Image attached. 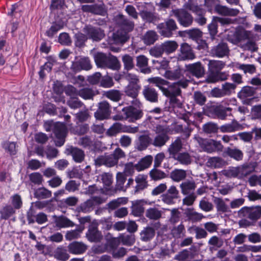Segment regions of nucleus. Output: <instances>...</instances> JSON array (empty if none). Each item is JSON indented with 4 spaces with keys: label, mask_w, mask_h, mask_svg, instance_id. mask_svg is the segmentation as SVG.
<instances>
[{
    "label": "nucleus",
    "mask_w": 261,
    "mask_h": 261,
    "mask_svg": "<svg viewBox=\"0 0 261 261\" xmlns=\"http://www.w3.org/2000/svg\"><path fill=\"white\" fill-rule=\"evenodd\" d=\"M225 65V63L221 61H210L208 64V74L206 79L207 82L214 83L219 81L227 80L228 74L225 72H221Z\"/></svg>",
    "instance_id": "nucleus-1"
},
{
    "label": "nucleus",
    "mask_w": 261,
    "mask_h": 261,
    "mask_svg": "<svg viewBox=\"0 0 261 261\" xmlns=\"http://www.w3.org/2000/svg\"><path fill=\"white\" fill-rule=\"evenodd\" d=\"M194 140L201 148L207 153L222 151L223 149V146L221 143L214 139H203L198 136H195Z\"/></svg>",
    "instance_id": "nucleus-2"
},
{
    "label": "nucleus",
    "mask_w": 261,
    "mask_h": 261,
    "mask_svg": "<svg viewBox=\"0 0 261 261\" xmlns=\"http://www.w3.org/2000/svg\"><path fill=\"white\" fill-rule=\"evenodd\" d=\"M204 5L208 10L215 8L216 12L223 16H236L240 13V10L237 9L219 5L218 0H204Z\"/></svg>",
    "instance_id": "nucleus-3"
},
{
    "label": "nucleus",
    "mask_w": 261,
    "mask_h": 261,
    "mask_svg": "<svg viewBox=\"0 0 261 261\" xmlns=\"http://www.w3.org/2000/svg\"><path fill=\"white\" fill-rule=\"evenodd\" d=\"M96 65L98 67L116 69L119 66V63L115 57L109 58L102 53H97L94 56Z\"/></svg>",
    "instance_id": "nucleus-4"
},
{
    "label": "nucleus",
    "mask_w": 261,
    "mask_h": 261,
    "mask_svg": "<svg viewBox=\"0 0 261 261\" xmlns=\"http://www.w3.org/2000/svg\"><path fill=\"white\" fill-rule=\"evenodd\" d=\"M190 82L187 79L180 80L177 82L173 83L170 85L168 88L162 89L163 94L167 97L173 96H181V91L180 87L186 88Z\"/></svg>",
    "instance_id": "nucleus-5"
},
{
    "label": "nucleus",
    "mask_w": 261,
    "mask_h": 261,
    "mask_svg": "<svg viewBox=\"0 0 261 261\" xmlns=\"http://www.w3.org/2000/svg\"><path fill=\"white\" fill-rule=\"evenodd\" d=\"M169 132L168 128L160 125L155 127V133L158 134L151 140V144L156 147H161L165 145L169 140V137L167 134Z\"/></svg>",
    "instance_id": "nucleus-6"
},
{
    "label": "nucleus",
    "mask_w": 261,
    "mask_h": 261,
    "mask_svg": "<svg viewBox=\"0 0 261 261\" xmlns=\"http://www.w3.org/2000/svg\"><path fill=\"white\" fill-rule=\"evenodd\" d=\"M157 29L160 35L164 37L170 38L173 35V32L177 29L176 22L173 19H167L164 23L158 25Z\"/></svg>",
    "instance_id": "nucleus-7"
},
{
    "label": "nucleus",
    "mask_w": 261,
    "mask_h": 261,
    "mask_svg": "<svg viewBox=\"0 0 261 261\" xmlns=\"http://www.w3.org/2000/svg\"><path fill=\"white\" fill-rule=\"evenodd\" d=\"M172 15L175 16L179 24L184 27H188L190 26L193 21V18L192 16L182 9H175L171 11Z\"/></svg>",
    "instance_id": "nucleus-8"
},
{
    "label": "nucleus",
    "mask_w": 261,
    "mask_h": 261,
    "mask_svg": "<svg viewBox=\"0 0 261 261\" xmlns=\"http://www.w3.org/2000/svg\"><path fill=\"white\" fill-rule=\"evenodd\" d=\"M122 112L125 115V119L129 122H135L141 119L143 115L142 110L133 106H128L122 109Z\"/></svg>",
    "instance_id": "nucleus-9"
},
{
    "label": "nucleus",
    "mask_w": 261,
    "mask_h": 261,
    "mask_svg": "<svg viewBox=\"0 0 261 261\" xmlns=\"http://www.w3.org/2000/svg\"><path fill=\"white\" fill-rule=\"evenodd\" d=\"M54 132L57 138L55 144L57 146H62L65 142V138L67 134V128L64 124L57 122L54 124Z\"/></svg>",
    "instance_id": "nucleus-10"
},
{
    "label": "nucleus",
    "mask_w": 261,
    "mask_h": 261,
    "mask_svg": "<svg viewBox=\"0 0 261 261\" xmlns=\"http://www.w3.org/2000/svg\"><path fill=\"white\" fill-rule=\"evenodd\" d=\"M111 113V108L109 103L103 101L98 103V108L94 113L96 119L102 120L109 118Z\"/></svg>",
    "instance_id": "nucleus-11"
},
{
    "label": "nucleus",
    "mask_w": 261,
    "mask_h": 261,
    "mask_svg": "<svg viewBox=\"0 0 261 261\" xmlns=\"http://www.w3.org/2000/svg\"><path fill=\"white\" fill-rule=\"evenodd\" d=\"M92 68L91 61L88 57H82L76 61L72 62L71 69L75 72L82 70H89Z\"/></svg>",
    "instance_id": "nucleus-12"
},
{
    "label": "nucleus",
    "mask_w": 261,
    "mask_h": 261,
    "mask_svg": "<svg viewBox=\"0 0 261 261\" xmlns=\"http://www.w3.org/2000/svg\"><path fill=\"white\" fill-rule=\"evenodd\" d=\"M195 58V56L191 47L187 43H182L180 45V53L177 57L178 60L185 61L187 60H192Z\"/></svg>",
    "instance_id": "nucleus-13"
},
{
    "label": "nucleus",
    "mask_w": 261,
    "mask_h": 261,
    "mask_svg": "<svg viewBox=\"0 0 261 261\" xmlns=\"http://www.w3.org/2000/svg\"><path fill=\"white\" fill-rule=\"evenodd\" d=\"M96 166H100L105 165L108 167H112L118 164L117 162L115 160L112 154L100 155L94 160Z\"/></svg>",
    "instance_id": "nucleus-14"
},
{
    "label": "nucleus",
    "mask_w": 261,
    "mask_h": 261,
    "mask_svg": "<svg viewBox=\"0 0 261 261\" xmlns=\"http://www.w3.org/2000/svg\"><path fill=\"white\" fill-rule=\"evenodd\" d=\"M257 166L255 162L245 163L238 166L239 170V178L242 179L247 177L253 173Z\"/></svg>",
    "instance_id": "nucleus-15"
},
{
    "label": "nucleus",
    "mask_w": 261,
    "mask_h": 261,
    "mask_svg": "<svg viewBox=\"0 0 261 261\" xmlns=\"http://www.w3.org/2000/svg\"><path fill=\"white\" fill-rule=\"evenodd\" d=\"M97 226L98 224L96 222H93L90 226L86 234L89 241L97 242L102 239V236L101 232L98 230Z\"/></svg>",
    "instance_id": "nucleus-16"
},
{
    "label": "nucleus",
    "mask_w": 261,
    "mask_h": 261,
    "mask_svg": "<svg viewBox=\"0 0 261 261\" xmlns=\"http://www.w3.org/2000/svg\"><path fill=\"white\" fill-rule=\"evenodd\" d=\"M142 93L146 100L151 102H157L159 99L158 91L150 86L144 87Z\"/></svg>",
    "instance_id": "nucleus-17"
},
{
    "label": "nucleus",
    "mask_w": 261,
    "mask_h": 261,
    "mask_svg": "<svg viewBox=\"0 0 261 261\" xmlns=\"http://www.w3.org/2000/svg\"><path fill=\"white\" fill-rule=\"evenodd\" d=\"M229 49L227 43L221 42L217 45L213 47L211 53L213 57L218 58H222L227 56L229 54Z\"/></svg>",
    "instance_id": "nucleus-18"
},
{
    "label": "nucleus",
    "mask_w": 261,
    "mask_h": 261,
    "mask_svg": "<svg viewBox=\"0 0 261 261\" xmlns=\"http://www.w3.org/2000/svg\"><path fill=\"white\" fill-rule=\"evenodd\" d=\"M99 203H100L99 198L96 197H92L81 203L77 208V210L79 212L89 213L94 209L95 204Z\"/></svg>",
    "instance_id": "nucleus-19"
},
{
    "label": "nucleus",
    "mask_w": 261,
    "mask_h": 261,
    "mask_svg": "<svg viewBox=\"0 0 261 261\" xmlns=\"http://www.w3.org/2000/svg\"><path fill=\"white\" fill-rule=\"evenodd\" d=\"M151 144V139L148 135L145 134L140 135L135 141V148L139 151L145 150Z\"/></svg>",
    "instance_id": "nucleus-20"
},
{
    "label": "nucleus",
    "mask_w": 261,
    "mask_h": 261,
    "mask_svg": "<svg viewBox=\"0 0 261 261\" xmlns=\"http://www.w3.org/2000/svg\"><path fill=\"white\" fill-rule=\"evenodd\" d=\"M84 30L89 38L95 41L100 40L104 37L103 32L100 29L87 26Z\"/></svg>",
    "instance_id": "nucleus-21"
},
{
    "label": "nucleus",
    "mask_w": 261,
    "mask_h": 261,
    "mask_svg": "<svg viewBox=\"0 0 261 261\" xmlns=\"http://www.w3.org/2000/svg\"><path fill=\"white\" fill-rule=\"evenodd\" d=\"M182 142L180 138L177 137L171 143L168 148V152L169 153L170 157L173 158L181 150L182 148Z\"/></svg>",
    "instance_id": "nucleus-22"
},
{
    "label": "nucleus",
    "mask_w": 261,
    "mask_h": 261,
    "mask_svg": "<svg viewBox=\"0 0 261 261\" xmlns=\"http://www.w3.org/2000/svg\"><path fill=\"white\" fill-rule=\"evenodd\" d=\"M223 24H228L230 22V20L227 18H221L218 17H214L211 23L208 25V29L211 36L213 38L218 32L217 22Z\"/></svg>",
    "instance_id": "nucleus-23"
},
{
    "label": "nucleus",
    "mask_w": 261,
    "mask_h": 261,
    "mask_svg": "<svg viewBox=\"0 0 261 261\" xmlns=\"http://www.w3.org/2000/svg\"><path fill=\"white\" fill-rule=\"evenodd\" d=\"M136 65L140 71L145 74L150 73L151 69L148 66V59L144 55H139L136 57Z\"/></svg>",
    "instance_id": "nucleus-24"
},
{
    "label": "nucleus",
    "mask_w": 261,
    "mask_h": 261,
    "mask_svg": "<svg viewBox=\"0 0 261 261\" xmlns=\"http://www.w3.org/2000/svg\"><path fill=\"white\" fill-rule=\"evenodd\" d=\"M186 67L187 70L196 77H200L204 75V69L200 62L190 64Z\"/></svg>",
    "instance_id": "nucleus-25"
},
{
    "label": "nucleus",
    "mask_w": 261,
    "mask_h": 261,
    "mask_svg": "<svg viewBox=\"0 0 261 261\" xmlns=\"http://www.w3.org/2000/svg\"><path fill=\"white\" fill-rule=\"evenodd\" d=\"M146 202L143 200H138L132 202L131 213L135 216L140 217L143 215L145 208L144 205Z\"/></svg>",
    "instance_id": "nucleus-26"
},
{
    "label": "nucleus",
    "mask_w": 261,
    "mask_h": 261,
    "mask_svg": "<svg viewBox=\"0 0 261 261\" xmlns=\"http://www.w3.org/2000/svg\"><path fill=\"white\" fill-rule=\"evenodd\" d=\"M87 248V246L80 242H73L68 246L69 252L74 254H82L86 251Z\"/></svg>",
    "instance_id": "nucleus-27"
},
{
    "label": "nucleus",
    "mask_w": 261,
    "mask_h": 261,
    "mask_svg": "<svg viewBox=\"0 0 261 261\" xmlns=\"http://www.w3.org/2000/svg\"><path fill=\"white\" fill-rule=\"evenodd\" d=\"M179 187L183 195H188L194 192L196 185L194 180H186L180 184Z\"/></svg>",
    "instance_id": "nucleus-28"
},
{
    "label": "nucleus",
    "mask_w": 261,
    "mask_h": 261,
    "mask_svg": "<svg viewBox=\"0 0 261 261\" xmlns=\"http://www.w3.org/2000/svg\"><path fill=\"white\" fill-rule=\"evenodd\" d=\"M54 218L56 226L59 228L72 227L74 225V223L65 216H54Z\"/></svg>",
    "instance_id": "nucleus-29"
},
{
    "label": "nucleus",
    "mask_w": 261,
    "mask_h": 261,
    "mask_svg": "<svg viewBox=\"0 0 261 261\" xmlns=\"http://www.w3.org/2000/svg\"><path fill=\"white\" fill-rule=\"evenodd\" d=\"M173 159L185 166L191 164L192 162V157L188 152H180Z\"/></svg>",
    "instance_id": "nucleus-30"
},
{
    "label": "nucleus",
    "mask_w": 261,
    "mask_h": 261,
    "mask_svg": "<svg viewBox=\"0 0 261 261\" xmlns=\"http://www.w3.org/2000/svg\"><path fill=\"white\" fill-rule=\"evenodd\" d=\"M187 172L184 169H175L170 173V178L175 182H180L187 177Z\"/></svg>",
    "instance_id": "nucleus-31"
},
{
    "label": "nucleus",
    "mask_w": 261,
    "mask_h": 261,
    "mask_svg": "<svg viewBox=\"0 0 261 261\" xmlns=\"http://www.w3.org/2000/svg\"><path fill=\"white\" fill-rule=\"evenodd\" d=\"M206 166L214 168L222 167L226 164L225 161L220 157L214 156L210 158L206 162Z\"/></svg>",
    "instance_id": "nucleus-32"
},
{
    "label": "nucleus",
    "mask_w": 261,
    "mask_h": 261,
    "mask_svg": "<svg viewBox=\"0 0 261 261\" xmlns=\"http://www.w3.org/2000/svg\"><path fill=\"white\" fill-rule=\"evenodd\" d=\"M67 150L71 154L75 162L80 163L84 160L85 154L81 149L76 147H70Z\"/></svg>",
    "instance_id": "nucleus-33"
},
{
    "label": "nucleus",
    "mask_w": 261,
    "mask_h": 261,
    "mask_svg": "<svg viewBox=\"0 0 261 261\" xmlns=\"http://www.w3.org/2000/svg\"><path fill=\"white\" fill-rule=\"evenodd\" d=\"M147 175L143 174H139L136 177L135 181L137 184L135 191L136 193L144 190L147 187Z\"/></svg>",
    "instance_id": "nucleus-34"
},
{
    "label": "nucleus",
    "mask_w": 261,
    "mask_h": 261,
    "mask_svg": "<svg viewBox=\"0 0 261 261\" xmlns=\"http://www.w3.org/2000/svg\"><path fill=\"white\" fill-rule=\"evenodd\" d=\"M34 197L38 199H44L51 197V191L44 187L38 188L34 190Z\"/></svg>",
    "instance_id": "nucleus-35"
},
{
    "label": "nucleus",
    "mask_w": 261,
    "mask_h": 261,
    "mask_svg": "<svg viewBox=\"0 0 261 261\" xmlns=\"http://www.w3.org/2000/svg\"><path fill=\"white\" fill-rule=\"evenodd\" d=\"M185 8L196 14L200 15L203 13V9L198 5L197 0H188L185 5Z\"/></svg>",
    "instance_id": "nucleus-36"
},
{
    "label": "nucleus",
    "mask_w": 261,
    "mask_h": 261,
    "mask_svg": "<svg viewBox=\"0 0 261 261\" xmlns=\"http://www.w3.org/2000/svg\"><path fill=\"white\" fill-rule=\"evenodd\" d=\"M140 86L139 84H129L125 88L124 92L125 94L133 98H136L140 89Z\"/></svg>",
    "instance_id": "nucleus-37"
},
{
    "label": "nucleus",
    "mask_w": 261,
    "mask_h": 261,
    "mask_svg": "<svg viewBox=\"0 0 261 261\" xmlns=\"http://www.w3.org/2000/svg\"><path fill=\"white\" fill-rule=\"evenodd\" d=\"M234 36L236 37L235 42H239L243 40L251 39L253 35L250 31L240 29L235 32Z\"/></svg>",
    "instance_id": "nucleus-38"
},
{
    "label": "nucleus",
    "mask_w": 261,
    "mask_h": 261,
    "mask_svg": "<svg viewBox=\"0 0 261 261\" xmlns=\"http://www.w3.org/2000/svg\"><path fill=\"white\" fill-rule=\"evenodd\" d=\"M182 70L180 68H177L174 70H166L164 76L167 79L171 81L179 80L182 76Z\"/></svg>",
    "instance_id": "nucleus-39"
},
{
    "label": "nucleus",
    "mask_w": 261,
    "mask_h": 261,
    "mask_svg": "<svg viewBox=\"0 0 261 261\" xmlns=\"http://www.w3.org/2000/svg\"><path fill=\"white\" fill-rule=\"evenodd\" d=\"M163 212L156 207H150L145 212V216L150 220H157L162 217Z\"/></svg>",
    "instance_id": "nucleus-40"
},
{
    "label": "nucleus",
    "mask_w": 261,
    "mask_h": 261,
    "mask_svg": "<svg viewBox=\"0 0 261 261\" xmlns=\"http://www.w3.org/2000/svg\"><path fill=\"white\" fill-rule=\"evenodd\" d=\"M178 44L175 41H167L161 44L163 53L170 54L174 52L178 47Z\"/></svg>",
    "instance_id": "nucleus-41"
},
{
    "label": "nucleus",
    "mask_w": 261,
    "mask_h": 261,
    "mask_svg": "<svg viewBox=\"0 0 261 261\" xmlns=\"http://www.w3.org/2000/svg\"><path fill=\"white\" fill-rule=\"evenodd\" d=\"M82 10L84 12H91L96 14L102 15L105 13L102 7L97 5H83Z\"/></svg>",
    "instance_id": "nucleus-42"
},
{
    "label": "nucleus",
    "mask_w": 261,
    "mask_h": 261,
    "mask_svg": "<svg viewBox=\"0 0 261 261\" xmlns=\"http://www.w3.org/2000/svg\"><path fill=\"white\" fill-rule=\"evenodd\" d=\"M129 37L126 31L118 30L114 33L113 39L115 43H123L127 41Z\"/></svg>",
    "instance_id": "nucleus-43"
},
{
    "label": "nucleus",
    "mask_w": 261,
    "mask_h": 261,
    "mask_svg": "<svg viewBox=\"0 0 261 261\" xmlns=\"http://www.w3.org/2000/svg\"><path fill=\"white\" fill-rule=\"evenodd\" d=\"M226 154L230 158L236 161H240L243 158V152L238 148H231L227 147L226 150Z\"/></svg>",
    "instance_id": "nucleus-44"
},
{
    "label": "nucleus",
    "mask_w": 261,
    "mask_h": 261,
    "mask_svg": "<svg viewBox=\"0 0 261 261\" xmlns=\"http://www.w3.org/2000/svg\"><path fill=\"white\" fill-rule=\"evenodd\" d=\"M122 61L123 64L124 69L129 71L135 68L133 57L128 54H125L122 56Z\"/></svg>",
    "instance_id": "nucleus-45"
},
{
    "label": "nucleus",
    "mask_w": 261,
    "mask_h": 261,
    "mask_svg": "<svg viewBox=\"0 0 261 261\" xmlns=\"http://www.w3.org/2000/svg\"><path fill=\"white\" fill-rule=\"evenodd\" d=\"M126 177L124 173L119 172L116 174V188L118 190L125 191L124 183L126 180Z\"/></svg>",
    "instance_id": "nucleus-46"
},
{
    "label": "nucleus",
    "mask_w": 261,
    "mask_h": 261,
    "mask_svg": "<svg viewBox=\"0 0 261 261\" xmlns=\"http://www.w3.org/2000/svg\"><path fill=\"white\" fill-rule=\"evenodd\" d=\"M213 201L218 212L223 213L228 211V206L222 198L215 197Z\"/></svg>",
    "instance_id": "nucleus-47"
},
{
    "label": "nucleus",
    "mask_w": 261,
    "mask_h": 261,
    "mask_svg": "<svg viewBox=\"0 0 261 261\" xmlns=\"http://www.w3.org/2000/svg\"><path fill=\"white\" fill-rule=\"evenodd\" d=\"M98 179L101 180L106 187H109L113 182V174L110 172H104L98 176Z\"/></svg>",
    "instance_id": "nucleus-48"
},
{
    "label": "nucleus",
    "mask_w": 261,
    "mask_h": 261,
    "mask_svg": "<svg viewBox=\"0 0 261 261\" xmlns=\"http://www.w3.org/2000/svg\"><path fill=\"white\" fill-rule=\"evenodd\" d=\"M15 212L14 208L11 205H6L0 210L1 219H8L11 217Z\"/></svg>",
    "instance_id": "nucleus-49"
},
{
    "label": "nucleus",
    "mask_w": 261,
    "mask_h": 261,
    "mask_svg": "<svg viewBox=\"0 0 261 261\" xmlns=\"http://www.w3.org/2000/svg\"><path fill=\"white\" fill-rule=\"evenodd\" d=\"M154 230L152 227L145 228L140 233L141 239L143 241H148L154 237Z\"/></svg>",
    "instance_id": "nucleus-50"
},
{
    "label": "nucleus",
    "mask_w": 261,
    "mask_h": 261,
    "mask_svg": "<svg viewBox=\"0 0 261 261\" xmlns=\"http://www.w3.org/2000/svg\"><path fill=\"white\" fill-rule=\"evenodd\" d=\"M147 81L150 84H154L162 91L163 89H165V87H163V86L167 85L169 84L168 81L160 77H150L147 79Z\"/></svg>",
    "instance_id": "nucleus-51"
},
{
    "label": "nucleus",
    "mask_w": 261,
    "mask_h": 261,
    "mask_svg": "<svg viewBox=\"0 0 261 261\" xmlns=\"http://www.w3.org/2000/svg\"><path fill=\"white\" fill-rule=\"evenodd\" d=\"M254 93V91L253 88L249 86H245L239 92L238 96L241 99H245L247 97L252 96Z\"/></svg>",
    "instance_id": "nucleus-52"
},
{
    "label": "nucleus",
    "mask_w": 261,
    "mask_h": 261,
    "mask_svg": "<svg viewBox=\"0 0 261 261\" xmlns=\"http://www.w3.org/2000/svg\"><path fill=\"white\" fill-rule=\"evenodd\" d=\"M149 175L153 180H159L167 177L166 174L164 171L155 167L150 171Z\"/></svg>",
    "instance_id": "nucleus-53"
},
{
    "label": "nucleus",
    "mask_w": 261,
    "mask_h": 261,
    "mask_svg": "<svg viewBox=\"0 0 261 261\" xmlns=\"http://www.w3.org/2000/svg\"><path fill=\"white\" fill-rule=\"evenodd\" d=\"M103 95L114 101H118L120 100L122 94L118 90H110L105 92Z\"/></svg>",
    "instance_id": "nucleus-54"
},
{
    "label": "nucleus",
    "mask_w": 261,
    "mask_h": 261,
    "mask_svg": "<svg viewBox=\"0 0 261 261\" xmlns=\"http://www.w3.org/2000/svg\"><path fill=\"white\" fill-rule=\"evenodd\" d=\"M158 39V35L153 31H148L144 36V42L146 45H151Z\"/></svg>",
    "instance_id": "nucleus-55"
},
{
    "label": "nucleus",
    "mask_w": 261,
    "mask_h": 261,
    "mask_svg": "<svg viewBox=\"0 0 261 261\" xmlns=\"http://www.w3.org/2000/svg\"><path fill=\"white\" fill-rule=\"evenodd\" d=\"M119 18L120 19L119 23H120L122 28L125 30V31L128 32L133 30L134 27V23L133 22L125 18L123 15H119Z\"/></svg>",
    "instance_id": "nucleus-56"
},
{
    "label": "nucleus",
    "mask_w": 261,
    "mask_h": 261,
    "mask_svg": "<svg viewBox=\"0 0 261 261\" xmlns=\"http://www.w3.org/2000/svg\"><path fill=\"white\" fill-rule=\"evenodd\" d=\"M119 240L123 245L130 246L134 244L135 238L133 234H121L119 236Z\"/></svg>",
    "instance_id": "nucleus-57"
},
{
    "label": "nucleus",
    "mask_w": 261,
    "mask_h": 261,
    "mask_svg": "<svg viewBox=\"0 0 261 261\" xmlns=\"http://www.w3.org/2000/svg\"><path fill=\"white\" fill-rule=\"evenodd\" d=\"M171 233L173 237L175 238H180L185 236V228L182 224H180L177 226L174 227L172 230Z\"/></svg>",
    "instance_id": "nucleus-58"
},
{
    "label": "nucleus",
    "mask_w": 261,
    "mask_h": 261,
    "mask_svg": "<svg viewBox=\"0 0 261 261\" xmlns=\"http://www.w3.org/2000/svg\"><path fill=\"white\" fill-rule=\"evenodd\" d=\"M64 26L63 22L54 23L49 30L46 32V35L49 37H53L58 31L62 29Z\"/></svg>",
    "instance_id": "nucleus-59"
},
{
    "label": "nucleus",
    "mask_w": 261,
    "mask_h": 261,
    "mask_svg": "<svg viewBox=\"0 0 261 261\" xmlns=\"http://www.w3.org/2000/svg\"><path fill=\"white\" fill-rule=\"evenodd\" d=\"M219 127L216 123L207 122L202 126L203 131L206 134H214L218 132Z\"/></svg>",
    "instance_id": "nucleus-60"
},
{
    "label": "nucleus",
    "mask_w": 261,
    "mask_h": 261,
    "mask_svg": "<svg viewBox=\"0 0 261 261\" xmlns=\"http://www.w3.org/2000/svg\"><path fill=\"white\" fill-rule=\"evenodd\" d=\"M3 148L11 155L16 153V143L14 142L5 141L2 144Z\"/></svg>",
    "instance_id": "nucleus-61"
},
{
    "label": "nucleus",
    "mask_w": 261,
    "mask_h": 261,
    "mask_svg": "<svg viewBox=\"0 0 261 261\" xmlns=\"http://www.w3.org/2000/svg\"><path fill=\"white\" fill-rule=\"evenodd\" d=\"M241 47L244 50H249L251 52L257 51L258 47L256 43L253 40L248 39V41L241 44Z\"/></svg>",
    "instance_id": "nucleus-62"
},
{
    "label": "nucleus",
    "mask_w": 261,
    "mask_h": 261,
    "mask_svg": "<svg viewBox=\"0 0 261 261\" xmlns=\"http://www.w3.org/2000/svg\"><path fill=\"white\" fill-rule=\"evenodd\" d=\"M261 216V206H257L250 208L249 212V219L252 220H257Z\"/></svg>",
    "instance_id": "nucleus-63"
},
{
    "label": "nucleus",
    "mask_w": 261,
    "mask_h": 261,
    "mask_svg": "<svg viewBox=\"0 0 261 261\" xmlns=\"http://www.w3.org/2000/svg\"><path fill=\"white\" fill-rule=\"evenodd\" d=\"M94 95L93 91L89 88H84L79 91V96L84 99H92Z\"/></svg>",
    "instance_id": "nucleus-64"
}]
</instances>
